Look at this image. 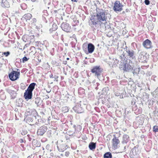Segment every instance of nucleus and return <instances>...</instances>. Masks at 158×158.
Returning <instances> with one entry per match:
<instances>
[{
  "label": "nucleus",
  "mask_w": 158,
  "mask_h": 158,
  "mask_svg": "<svg viewBox=\"0 0 158 158\" xmlns=\"http://www.w3.org/2000/svg\"><path fill=\"white\" fill-rule=\"evenodd\" d=\"M53 76L52 74H51L49 75L50 78L51 79L53 78Z\"/></svg>",
  "instance_id": "obj_50"
},
{
  "label": "nucleus",
  "mask_w": 158,
  "mask_h": 158,
  "mask_svg": "<svg viewBox=\"0 0 158 158\" xmlns=\"http://www.w3.org/2000/svg\"><path fill=\"white\" fill-rule=\"evenodd\" d=\"M97 85H99V84L98 83H97Z\"/></svg>",
  "instance_id": "obj_63"
},
{
  "label": "nucleus",
  "mask_w": 158,
  "mask_h": 158,
  "mask_svg": "<svg viewBox=\"0 0 158 158\" xmlns=\"http://www.w3.org/2000/svg\"><path fill=\"white\" fill-rule=\"evenodd\" d=\"M156 92H158V88H157L155 90Z\"/></svg>",
  "instance_id": "obj_56"
},
{
  "label": "nucleus",
  "mask_w": 158,
  "mask_h": 158,
  "mask_svg": "<svg viewBox=\"0 0 158 158\" xmlns=\"http://www.w3.org/2000/svg\"><path fill=\"white\" fill-rule=\"evenodd\" d=\"M139 120H140L141 122H140V123H138H138L139 124L142 125V124L143 123V122L142 121V120H141V119H140Z\"/></svg>",
  "instance_id": "obj_49"
},
{
  "label": "nucleus",
  "mask_w": 158,
  "mask_h": 158,
  "mask_svg": "<svg viewBox=\"0 0 158 158\" xmlns=\"http://www.w3.org/2000/svg\"><path fill=\"white\" fill-rule=\"evenodd\" d=\"M2 55H4L6 57H7L10 54V52L9 51H7L6 52H2Z\"/></svg>",
  "instance_id": "obj_31"
},
{
  "label": "nucleus",
  "mask_w": 158,
  "mask_h": 158,
  "mask_svg": "<svg viewBox=\"0 0 158 158\" xmlns=\"http://www.w3.org/2000/svg\"><path fill=\"white\" fill-rule=\"evenodd\" d=\"M19 75V72L12 71L9 74V77L11 80L14 81L18 79Z\"/></svg>",
  "instance_id": "obj_4"
},
{
  "label": "nucleus",
  "mask_w": 158,
  "mask_h": 158,
  "mask_svg": "<svg viewBox=\"0 0 158 158\" xmlns=\"http://www.w3.org/2000/svg\"><path fill=\"white\" fill-rule=\"evenodd\" d=\"M32 1L34 2L36 1V0H31Z\"/></svg>",
  "instance_id": "obj_60"
},
{
  "label": "nucleus",
  "mask_w": 158,
  "mask_h": 158,
  "mask_svg": "<svg viewBox=\"0 0 158 158\" xmlns=\"http://www.w3.org/2000/svg\"><path fill=\"white\" fill-rule=\"evenodd\" d=\"M47 129V127L46 126H41L38 129L37 134L38 135H42L46 131Z\"/></svg>",
  "instance_id": "obj_9"
},
{
  "label": "nucleus",
  "mask_w": 158,
  "mask_h": 158,
  "mask_svg": "<svg viewBox=\"0 0 158 158\" xmlns=\"http://www.w3.org/2000/svg\"><path fill=\"white\" fill-rule=\"evenodd\" d=\"M124 67L123 69L126 71H129V70H131V66L128 64H124Z\"/></svg>",
  "instance_id": "obj_21"
},
{
  "label": "nucleus",
  "mask_w": 158,
  "mask_h": 158,
  "mask_svg": "<svg viewBox=\"0 0 158 158\" xmlns=\"http://www.w3.org/2000/svg\"><path fill=\"white\" fill-rule=\"evenodd\" d=\"M36 29H38L39 28V27L37 26H36Z\"/></svg>",
  "instance_id": "obj_58"
},
{
  "label": "nucleus",
  "mask_w": 158,
  "mask_h": 158,
  "mask_svg": "<svg viewBox=\"0 0 158 158\" xmlns=\"http://www.w3.org/2000/svg\"><path fill=\"white\" fill-rule=\"evenodd\" d=\"M77 128H79V130H80L81 129V127L80 125H78L77 127H76V128H75V132L70 131L68 132V134L69 135H73L75 133H77V131H77Z\"/></svg>",
  "instance_id": "obj_20"
},
{
  "label": "nucleus",
  "mask_w": 158,
  "mask_h": 158,
  "mask_svg": "<svg viewBox=\"0 0 158 158\" xmlns=\"http://www.w3.org/2000/svg\"><path fill=\"white\" fill-rule=\"evenodd\" d=\"M123 5L120 3V1L117 0L114 3L113 10L116 12L121 11L123 10Z\"/></svg>",
  "instance_id": "obj_6"
},
{
  "label": "nucleus",
  "mask_w": 158,
  "mask_h": 158,
  "mask_svg": "<svg viewBox=\"0 0 158 158\" xmlns=\"http://www.w3.org/2000/svg\"><path fill=\"white\" fill-rule=\"evenodd\" d=\"M69 110V108L67 106H64L62 108V111L64 113L67 112Z\"/></svg>",
  "instance_id": "obj_28"
},
{
  "label": "nucleus",
  "mask_w": 158,
  "mask_h": 158,
  "mask_svg": "<svg viewBox=\"0 0 158 158\" xmlns=\"http://www.w3.org/2000/svg\"><path fill=\"white\" fill-rule=\"evenodd\" d=\"M50 155L52 157H53L54 156V154L53 153H51Z\"/></svg>",
  "instance_id": "obj_53"
},
{
  "label": "nucleus",
  "mask_w": 158,
  "mask_h": 158,
  "mask_svg": "<svg viewBox=\"0 0 158 158\" xmlns=\"http://www.w3.org/2000/svg\"><path fill=\"white\" fill-rule=\"evenodd\" d=\"M1 5L3 8H8L10 7L9 3L7 0H2Z\"/></svg>",
  "instance_id": "obj_17"
},
{
  "label": "nucleus",
  "mask_w": 158,
  "mask_h": 158,
  "mask_svg": "<svg viewBox=\"0 0 158 158\" xmlns=\"http://www.w3.org/2000/svg\"><path fill=\"white\" fill-rule=\"evenodd\" d=\"M133 103H134V104H135V102H132V104H133Z\"/></svg>",
  "instance_id": "obj_61"
},
{
  "label": "nucleus",
  "mask_w": 158,
  "mask_h": 158,
  "mask_svg": "<svg viewBox=\"0 0 158 158\" xmlns=\"http://www.w3.org/2000/svg\"><path fill=\"white\" fill-rule=\"evenodd\" d=\"M27 113L29 114L32 116L36 117L37 114V113L36 110L34 109H30L28 108L26 110Z\"/></svg>",
  "instance_id": "obj_14"
},
{
  "label": "nucleus",
  "mask_w": 158,
  "mask_h": 158,
  "mask_svg": "<svg viewBox=\"0 0 158 158\" xmlns=\"http://www.w3.org/2000/svg\"><path fill=\"white\" fill-rule=\"evenodd\" d=\"M123 130L124 131H126V128H125L124 129H123Z\"/></svg>",
  "instance_id": "obj_59"
},
{
  "label": "nucleus",
  "mask_w": 158,
  "mask_h": 158,
  "mask_svg": "<svg viewBox=\"0 0 158 158\" xmlns=\"http://www.w3.org/2000/svg\"><path fill=\"white\" fill-rule=\"evenodd\" d=\"M152 42L148 39H147L143 43V47L146 49H150L152 48Z\"/></svg>",
  "instance_id": "obj_11"
},
{
  "label": "nucleus",
  "mask_w": 158,
  "mask_h": 158,
  "mask_svg": "<svg viewBox=\"0 0 158 158\" xmlns=\"http://www.w3.org/2000/svg\"><path fill=\"white\" fill-rule=\"evenodd\" d=\"M32 17L30 13H27L24 15L23 16V18L25 19L26 21L28 20H29Z\"/></svg>",
  "instance_id": "obj_24"
},
{
  "label": "nucleus",
  "mask_w": 158,
  "mask_h": 158,
  "mask_svg": "<svg viewBox=\"0 0 158 158\" xmlns=\"http://www.w3.org/2000/svg\"><path fill=\"white\" fill-rule=\"evenodd\" d=\"M46 92L47 93H49L51 92V90H50V91L46 90Z\"/></svg>",
  "instance_id": "obj_57"
},
{
  "label": "nucleus",
  "mask_w": 158,
  "mask_h": 158,
  "mask_svg": "<svg viewBox=\"0 0 158 158\" xmlns=\"http://www.w3.org/2000/svg\"><path fill=\"white\" fill-rule=\"evenodd\" d=\"M96 143L91 142L89 145V147L90 150H94L96 148Z\"/></svg>",
  "instance_id": "obj_22"
},
{
  "label": "nucleus",
  "mask_w": 158,
  "mask_h": 158,
  "mask_svg": "<svg viewBox=\"0 0 158 158\" xmlns=\"http://www.w3.org/2000/svg\"><path fill=\"white\" fill-rule=\"evenodd\" d=\"M114 138L112 139V145L115 149L117 148L118 145L120 141L118 137H116L115 135H113Z\"/></svg>",
  "instance_id": "obj_12"
},
{
  "label": "nucleus",
  "mask_w": 158,
  "mask_h": 158,
  "mask_svg": "<svg viewBox=\"0 0 158 158\" xmlns=\"http://www.w3.org/2000/svg\"><path fill=\"white\" fill-rule=\"evenodd\" d=\"M27 130L24 129H22L21 131V134L22 135H24L27 133Z\"/></svg>",
  "instance_id": "obj_32"
},
{
  "label": "nucleus",
  "mask_w": 158,
  "mask_h": 158,
  "mask_svg": "<svg viewBox=\"0 0 158 158\" xmlns=\"http://www.w3.org/2000/svg\"><path fill=\"white\" fill-rule=\"evenodd\" d=\"M57 28V26L56 24H53L52 25V29L53 31H55Z\"/></svg>",
  "instance_id": "obj_35"
},
{
  "label": "nucleus",
  "mask_w": 158,
  "mask_h": 158,
  "mask_svg": "<svg viewBox=\"0 0 158 158\" xmlns=\"http://www.w3.org/2000/svg\"><path fill=\"white\" fill-rule=\"evenodd\" d=\"M19 142L20 143L23 142V140L22 139H20L19 140Z\"/></svg>",
  "instance_id": "obj_52"
},
{
  "label": "nucleus",
  "mask_w": 158,
  "mask_h": 158,
  "mask_svg": "<svg viewBox=\"0 0 158 158\" xmlns=\"http://www.w3.org/2000/svg\"><path fill=\"white\" fill-rule=\"evenodd\" d=\"M128 148V146H126L124 147V150H126V149Z\"/></svg>",
  "instance_id": "obj_51"
},
{
  "label": "nucleus",
  "mask_w": 158,
  "mask_h": 158,
  "mask_svg": "<svg viewBox=\"0 0 158 158\" xmlns=\"http://www.w3.org/2000/svg\"><path fill=\"white\" fill-rule=\"evenodd\" d=\"M91 71L95 76L98 77L101 75L102 69L99 66H96L94 67Z\"/></svg>",
  "instance_id": "obj_3"
},
{
  "label": "nucleus",
  "mask_w": 158,
  "mask_h": 158,
  "mask_svg": "<svg viewBox=\"0 0 158 158\" xmlns=\"http://www.w3.org/2000/svg\"><path fill=\"white\" fill-rule=\"evenodd\" d=\"M32 144L36 147H40V142L37 140L33 139Z\"/></svg>",
  "instance_id": "obj_25"
},
{
  "label": "nucleus",
  "mask_w": 158,
  "mask_h": 158,
  "mask_svg": "<svg viewBox=\"0 0 158 158\" xmlns=\"http://www.w3.org/2000/svg\"><path fill=\"white\" fill-rule=\"evenodd\" d=\"M108 90H109V88L108 87H107L104 88L103 89L102 91H108Z\"/></svg>",
  "instance_id": "obj_42"
},
{
  "label": "nucleus",
  "mask_w": 158,
  "mask_h": 158,
  "mask_svg": "<svg viewBox=\"0 0 158 158\" xmlns=\"http://www.w3.org/2000/svg\"><path fill=\"white\" fill-rule=\"evenodd\" d=\"M81 102L80 101L79 103H77L73 108V110L76 113H81L83 112V108L80 103Z\"/></svg>",
  "instance_id": "obj_7"
},
{
  "label": "nucleus",
  "mask_w": 158,
  "mask_h": 158,
  "mask_svg": "<svg viewBox=\"0 0 158 158\" xmlns=\"http://www.w3.org/2000/svg\"><path fill=\"white\" fill-rule=\"evenodd\" d=\"M37 125V126H40V123H39V122L37 123V122H36V123H35V124H34L33 125Z\"/></svg>",
  "instance_id": "obj_47"
},
{
  "label": "nucleus",
  "mask_w": 158,
  "mask_h": 158,
  "mask_svg": "<svg viewBox=\"0 0 158 158\" xmlns=\"http://www.w3.org/2000/svg\"><path fill=\"white\" fill-rule=\"evenodd\" d=\"M69 152H65V155L66 156H69Z\"/></svg>",
  "instance_id": "obj_44"
},
{
  "label": "nucleus",
  "mask_w": 158,
  "mask_h": 158,
  "mask_svg": "<svg viewBox=\"0 0 158 158\" xmlns=\"http://www.w3.org/2000/svg\"><path fill=\"white\" fill-rule=\"evenodd\" d=\"M46 97L45 98L46 99H48L49 98V97L48 95H46Z\"/></svg>",
  "instance_id": "obj_54"
},
{
  "label": "nucleus",
  "mask_w": 158,
  "mask_h": 158,
  "mask_svg": "<svg viewBox=\"0 0 158 158\" xmlns=\"http://www.w3.org/2000/svg\"><path fill=\"white\" fill-rule=\"evenodd\" d=\"M11 94H10L12 96L14 97H15L16 95V92L14 90H13L12 92H11Z\"/></svg>",
  "instance_id": "obj_34"
},
{
  "label": "nucleus",
  "mask_w": 158,
  "mask_h": 158,
  "mask_svg": "<svg viewBox=\"0 0 158 158\" xmlns=\"http://www.w3.org/2000/svg\"><path fill=\"white\" fill-rule=\"evenodd\" d=\"M153 131L155 132H158V126H155L153 127Z\"/></svg>",
  "instance_id": "obj_33"
},
{
  "label": "nucleus",
  "mask_w": 158,
  "mask_h": 158,
  "mask_svg": "<svg viewBox=\"0 0 158 158\" xmlns=\"http://www.w3.org/2000/svg\"><path fill=\"white\" fill-rule=\"evenodd\" d=\"M27 136L28 137L29 140L30 141H31L32 140V138L30 137V135H28Z\"/></svg>",
  "instance_id": "obj_43"
},
{
  "label": "nucleus",
  "mask_w": 158,
  "mask_h": 158,
  "mask_svg": "<svg viewBox=\"0 0 158 158\" xmlns=\"http://www.w3.org/2000/svg\"><path fill=\"white\" fill-rule=\"evenodd\" d=\"M36 19L35 18H34L32 19V20H31V22L32 23H33L36 22Z\"/></svg>",
  "instance_id": "obj_40"
},
{
  "label": "nucleus",
  "mask_w": 158,
  "mask_h": 158,
  "mask_svg": "<svg viewBox=\"0 0 158 158\" xmlns=\"http://www.w3.org/2000/svg\"><path fill=\"white\" fill-rule=\"evenodd\" d=\"M22 100L21 99H19L16 102V105L18 106H22L23 104L22 102Z\"/></svg>",
  "instance_id": "obj_27"
},
{
  "label": "nucleus",
  "mask_w": 158,
  "mask_h": 158,
  "mask_svg": "<svg viewBox=\"0 0 158 158\" xmlns=\"http://www.w3.org/2000/svg\"><path fill=\"white\" fill-rule=\"evenodd\" d=\"M13 87H9L6 89V91L9 93L10 94H11V92H12L13 90Z\"/></svg>",
  "instance_id": "obj_30"
},
{
  "label": "nucleus",
  "mask_w": 158,
  "mask_h": 158,
  "mask_svg": "<svg viewBox=\"0 0 158 158\" xmlns=\"http://www.w3.org/2000/svg\"><path fill=\"white\" fill-rule=\"evenodd\" d=\"M61 27L62 29L64 31L67 32H70L71 27L69 23H63L61 24Z\"/></svg>",
  "instance_id": "obj_10"
},
{
  "label": "nucleus",
  "mask_w": 158,
  "mask_h": 158,
  "mask_svg": "<svg viewBox=\"0 0 158 158\" xmlns=\"http://www.w3.org/2000/svg\"><path fill=\"white\" fill-rule=\"evenodd\" d=\"M140 68H136L135 67H133L132 68L131 70V72L133 73L134 75H137L139 74V72L140 71Z\"/></svg>",
  "instance_id": "obj_18"
},
{
  "label": "nucleus",
  "mask_w": 158,
  "mask_h": 158,
  "mask_svg": "<svg viewBox=\"0 0 158 158\" xmlns=\"http://www.w3.org/2000/svg\"><path fill=\"white\" fill-rule=\"evenodd\" d=\"M26 120L27 122L28 123L31 122L33 121L32 118L31 117H28L27 118Z\"/></svg>",
  "instance_id": "obj_37"
},
{
  "label": "nucleus",
  "mask_w": 158,
  "mask_h": 158,
  "mask_svg": "<svg viewBox=\"0 0 158 158\" xmlns=\"http://www.w3.org/2000/svg\"><path fill=\"white\" fill-rule=\"evenodd\" d=\"M126 48L125 51L127 53V56L129 57L130 59L135 60L136 59V57L134 51L132 49H127V46L126 47Z\"/></svg>",
  "instance_id": "obj_8"
},
{
  "label": "nucleus",
  "mask_w": 158,
  "mask_h": 158,
  "mask_svg": "<svg viewBox=\"0 0 158 158\" xmlns=\"http://www.w3.org/2000/svg\"><path fill=\"white\" fill-rule=\"evenodd\" d=\"M32 91L27 89L24 93V97L26 99H31L32 98Z\"/></svg>",
  "instance_id": "obj_13"
},
{
  "label": "nucleus",
  "mask_w": 158,
  "mask_h": 158,
  "mask_svg": "<svg viewBox=\"0 0 158 158\" xmlns=\"http://www.w3.org/2000/svg\"><path fill=\"white\" fill-rule=\"evenodd\" d=\"M103 157L104 158H111L112 154L109 152H107L104 155Z\"/></svg>",
  "instance_id": "obj_26"
},
{
  "label": "nucleus",
  "mask_w": 158,
  "mask_h": 158,
  "mask_svg": "<svg viewBox=\"0 0 158 158\" xmlns=\"http://www.w3.org/2000/svg\"><path fill=\"white\" fill-rule=\"evenodd\" d=\"M25 6L26 7H25L23 9H25L26 8V5L25 4V3H23V4H22L21 5V7H22V6Z\"/></svg>",
  "instance_id": "obj_48"
},
{
  "label": "nucleus",
  "mask_w": 158,
  "mask_h": 158,
  "mask_svg": "<svg viewBox=\"0 0 158 158\" xmlns=\"http://www.w3.org/2000/svg\"><path fill=\"white\" fill-rule=\"evenodd\" d=\"M69 58H67V60H69Z\"/></svg>",
  "instance_id": "obj_62"
},
{
  "label": "nucleus",
  "mask_w": 158,
  "mask_h": 158,
  "mask_svg": "<svg viewBox=\"0 0 158 158\" xmlns=\"http://www.w3.org/2000/svg\"><path fill=\"white\" fill-rule=\"evenodd\" d=\"M44 1L45 3H46L48 1V0H44Z\"/></svg>",
  "instance_id": "obj_55"
},
{
  "label": "nucleus",
  "mask_w": 158,
  "mask_h": 158,
  "mask_svg": "<svg viewBox=\"0 0 158 158\" xmlns=\"http://www.w3.org/2000/svg\"><path fill=\"white\" fill-rule=\"evenodd\" d=\"M138 60L139 61L141 62H146L147 58L146 56L145 55L144 52L139 50L138 51Z\"/></svg>",
  "instance_id": "obj_5"
},
{
  "label": "nucleus",
  "mask_w": 158,
  "mask_h": 158,
  "mask_svg": "<svg viewBox=\"0 0 158 158\" xmlns=\"http://www.w3.org/2000/svg\"><path fill=\"white\" fill-rule=\"evenodd\" d=\"M58 35V33L56 32H55L54 35H53V38H56Z\"/></svg>",
  "instance_id": "obj_41"
},
{
  "label": "nucleus",
  "mask_w": 158,
  "mask_h": 158,
  "mask_svg": "<svg viewBox=\"0 0 158 158\" xmlns=\"http://www.w3.org/2000/svg\"><path fill=\"white\" fill-rule=\"evenodd\" d=\"M83 48L86 53L88 52L91 53L94 52L95 47L92 44L89 43L88 44L87 46L86 44H84L83 45Z\"/></svg>",
  "instance_id": "obj_2"
},
{
  "label": "nucleus",
  "mask_w": 158,
  "mask_h": 158,
  "mask_svg": "<svg viewBox=\"0 0 158 158\" xmlns=\"http://www.w3.org/2000/svg\"><path fill=\"white\" fill-rule=\"evenodd\" d=\"M28 60V59H27L26 57L24 56L22 59V62L23 63H24L25 62L27 61Z\"/></svg>",
  "instance_id": "obj_38"
},
{
  "label": "nucleus",
  "mask_w": 158,
  "mask_h": 158,
  "mask_svg": "<svg viewBox=\"0 0 158 158\" xmlns=\"http://www.w3.org/2000/svg\"><path fill=\"white\" fill-rule=\"evenodd\" d=\"M111 15L107 13L106 14L102 9H98L97 10L96 15L92 16L90 20L94 25L98 24L99 22L102 23L110 19Z\"/></svg>",
  "instance_id": "obj_1"
},
{
  "label": "nucleus",
  "mask_w": 158,
  "mask_h": 158,
  "mask_svg": "<svg viewBox=\"0 0 158 158\" xmlns=\"http://www.w3.org/2000/svg\"><path fill=\"white\" fill-rule=\"evenodd\" d=\"M59 77L57 75H55L54 77L53 78H52L53 79V81H58V78Z\"/></svg>",
  "instance_id": "obj_36"
},
{
  "label": "nucleus",
  "mask_w": 158,
  "mask_h": 158,
  "mask_svg": "<svg viewBox=\"0 0 158 158\" xmlns=\"http://www.w3.org/2000/svg\"><path fill=\"white\" fill-rule=\"evenodd\" d=\"M35 85L36 84L35 83H31L30 84L27 89L32 92L34 89H35Z\"/></svg>",
  "instance_id": "obj_23"
},
{
  "label": "nucleus",
  "mask_w": 158,
  "mask_h": 158,
  "mask_svg": "<svg viewBox=\"0 0 158 158\" xmlns=\"http://www.w3.org/2000/svg\"><path fill=\"white\" fill-rule=\"evenodd\" d=\"M40 98L37 97L35 99V103L37 105V106L39 105V103L40 101Z\"/></svg>",
  "instance_id": "obj_29"
},
{
  "label": "nucleus",
  "mask_w": 158,
  "mask_h": 158,
  "mask_svg": "<svg viewBox=\"0 0 158 158\" xmlns=\"http://www.w3.org/2000/svg\"><path fill=\"white\" fill-rule=\"evenodd\" d=\"M30 36L27 35H23L22 38V40L24 42H28L29 43L31 42V40H30Z\"/></svg>",
  "instance_id": "obj_19"
},
{
  "label": "nucleus",
  "mask_w": 158,
  "mask_h": 158,
  "mask_svg": "<svg viewBox=\"0 0 158 158\" xmlns=\"http://www.w3.org/2000/svg\"><path fill=\"white\" fill-rule=\"evenodd\" d=\"M130 140L129 137L128 135L127 134L123 135L122 143L123 144H126L128 143Z\"/></svg>",
  "instance_id": "obj_16"
},
{
  "label": "nucleus",
  "mask_w": 158,
  "mask_h": 158,
  "mask_svg": "<svg viewBox=\"0 0 158 158\" xmlns=\"http://www.w3.org/2000/svg\"><path fill=\"white\" fill-rule=\"evenodd\" d=\"M119 61L118 60L116 59H115V60H114V63L115 64H118Z\"/></svg>",
  "instance_id": "obj_45"
},
{
  "label": "nucleus",
  "mask_w": 158,
  "mask_h": 158,
  "mask_svg": "<svg viewBox=\"0 0 158 158\" xmlns=\"http://www.w3.org/2000/svg\"><path fill=\"white\" fill-rule=\"evenodd\" d=\"M67 145L62 143L57 146L58 150L60 152H64L67 148Z\"/></svg>",
  "instance_id": "obj_15"
},
{
  "label": "nucleus",
  "mask_w": 158,
  "mask_h": 158,
  "mask_svg": "<svg viewBox=\"0 0 158 158\" xmlns=\"http://www.w3.org/2000/svg\"><path fill=\"white\" fill-rule=\"evenodd\" d=\"M27 158H31V157L30 156H28Z\"/></svg>",
  "instance_id": "obj_64"
},
{
  "label": "nucleus",
  "mask_w": 158,
  "mask_h": 158,
  "mask_svg": "<svg viewBox=\"0 0 158 158\" xmlns=\"http://www.w3.org/2000/svg\"><path fill=\"white\" fill-rule=\"evenodd\" d=\"M30 40H32V39L34 38V35H31L30 36Z\"/></svg>",
  "instance_id": "obj_46"
},
{
  "label": "nucleus",
  "mask_w": 158,
  "mask_h": 158,
  "mask_svg": "<svg viewBox=\"0 0 158 158\" xmlns=\"http://www.w3.org/2000/svg\"><path fill=\"white\" fill-rule=\"evenodd\" d=\"M145 4L146 5H148L150 4V1L149 0H145L144 1Z\"/></svg>",
  "instance_id": "obj_39"
}]
</instances>
